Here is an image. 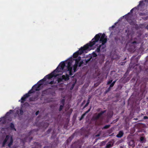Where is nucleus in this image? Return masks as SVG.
Wrapping results in <instances>:
<instances>
[{
  "label": "nucleus",
  "mask_w": 148,
  "mask_h": 148,
  "mask_svg": "<svg viewBox=\"0 0 148 148\" xmlns=\"http://www.w3.org/2000/svg\"><path fill=\"white\" fill-rule=\"evenodd\" d=\"M13 111L10 110L9 112H7L6 114V116L2 117L0 119V124L6 122V121L7 119V116L10 115L12 112Z\"/></svg>",
  "instance_id": "obj_9"
},
{
  "label": "nucleus",
  "mask_w": 148,
  "mask_h": 148,
  "mask_svg": "<svg viewBox=\"0 0 148 148\" xmlns=\"http://www.w3.org/2000/svg\"><path fill=\"white\" fill-rule=\"evenodd\" d=\"M89 103V100H88L87 103H86V104L85 105V107H86L88 106V105Z\"/></svg>",
  "instance_id": "obj_34"
},
{
  "label": "nucleus",
  "mask_w": 148,
  "mask_h": 148,
  "mask_svg": "<svg viewBox=\"0 0 148 148\" xmlns=\"http://www.w3.org/2000/svg\"><path fill=\"white\" fill-rule=\"evenodd\" d=\"M137 8L136 7H134V8H132V9H131L130 11V13H132V12H133L134 10L135 9H136Z\"/></svg>",
  "instance_id": "obj_30"
},
{
  "label": "nucleus",
  "mask_w": 148,
  "mask_h": 148,
  "mask_svg": "<svg viewBox=\"0 0 148 148\" xmlns=\"http://www.w3.org/2000/svg\"><path fill=\"white\" fill-rule=\"evenodd\" d=\"M130 14V13H128L127 14L125 15V18L130 25H135L134 22L130 19V17H129V15Z\"/></svg>",
  "instance_id": "obj_10"
},
{
  "label": "nucleus",
  "mask_w": 148,
  "mask_h": 148,
  "mask_svg": "<svg viewBox=\"0 0 148 148\" xmlns=\"http://www.w3.org/2000/svg\"><path fill=\"white\" fill-rule=\"evenodd\" d=\"M46 90H44V91H42V93L44 92V91H46Z\"/></svg>",
  "instance_id": "obj_41"
},
{
  "label": "nucleus",
  "mask_w": 148,
  "mask_h": 148,
  "mask_svg": "<svg viewBox=\"0 0 148 148\" xmlns=\"http://www.w3.org/2000/svg\"><path fill=\"white\" fill-rule=\"evenodd\" d=\"M38 112H39L38 111L37 112H36V115H37L38 114Z\"/></svg>",
  "instance_id": "obj_39"
},
{
  "label": "nucleus",
  "mask_w": 148,
  "mask_h": 148,
  "mask_svg": "<svg viewBox=\"0 0 148 148\" xmlns=\"http://www.w3.org/2000/svg\"><path fill=\"white\" fill-rule=\"evenodd\" d=\"M99 52H97V51H96V50H97V49L95 50V51H93L91 55H89L90 57H92H92L95 58V57H96L97 56V55L96 53V52L100 53L101 51H102V50L103 49H102L101 48H99Z\"/></svg>",
  "instance_id": "obj_11"
},
{
  "label": "nucleus",
  "mask_w": 148,
  "mask_h": 148,
  "mask_svg": "<svg viewBox=\"0 0 148 148\" xmlns=\"http://www.w3.org/2000/svg\"><path fill=\"white\" fill-rule=\"evenodd\" d=\"M119 40H120V39L118 37H116L114 38V40L115 41L117 42Z\"/></svg>",
  "instance_id": "obj_25"
},
{
  "label": "nucleus",
  "mask_w": 148,
  "mask_h": 148,
  "mask_svg": "<svg viewBox=\"0 0 148 148\" xmlns=\"http://www.w3.org/2000/svg\"><path fill=\"white\" fill-rule=\"evenodd\" d=\"M10 127L11 128L13 129L14 128V125L13 124H11L10 125Z\"/></svg>",
  "instance_id": "obj_33"
},
{
  "label": "nucleus",
  "mask_w": 148,
  "mask_h": 148,
  "mask_svg": "<svg viewBox=\"0 0 148 148\" xmlns=\"http://www.w3.org/2000/svg\"><path fill=\"white\" fill-rule=\"evenodd\" d=\"M129 144L131 146H133L134 145V142L133 140L131 141L129 143Z\"/></svg>",
  "instance_id": "obj_23"
},
{
  "label": "nucleus",
  "mask_w": 148,
  "mask_h": 148,
  "mask_svg": "<svg viewBox=\"0 0 148 148\" xmlns=\"http://www.w3.org/2000/svg\"><path fill=\"white\" fill-rule=\"evenodd\" d=\"M13 142L12 137L10 136H6L3 143V145L8 144L9 146H10Z\"/></svg>",
  "instance_id": "obj_6"
},
{
  "label": "nucleus",
  "mask_w": 148,
  "mask_h": 148,
  "mask_svg": "<svg viewBox=\"0 0 148 148\" xmlns=\"http://www.w3.org/2000/svg\"><path fill=\"white\" fill-rule=\"evenodd\" d=\"M135 57H132L131 59V61L130 62V65H131L132 64L133 65H134L135 64V63H134V60L135 61H136V62H138V58H136L135 59H134Z\"/></svg>",
  "instance_id": "obj_12"
},
{
  "label": "nucleus",
  "mask_w": 148,
  "mask_h": 148,
  "mask_svg": "<svg viewBox=\"0 0 148 148\" xmlns=\"http://www.w3.org/2000/svg\"><path fill=\"white\" fill-rule=\"evenodd\" d=\"M147 117L146 116H144V118L145 119H146V118H147Z\"/></svg>",
  "instance_id": "obj_42"
},
{
  "label": "nucleus",
  "mask_w": 148,
  "mask_h": 148,
  "mask_svg": "<svg viewBox=\"0 0 148 148\" xmlns=\"http://www.w3.org/2000/svg\"><path fill=\"white\" fill-rule=\"evenodd\" d=\"M66 64L64 62H61L59 66L55 69H56L58 68L57 70L55 71V73L57 74L60 72L61 71L63 70Z\"/></svg>",
  "instance_id": "obj_7"
},
{
  "label": "nucleus",
  "mask_w": 148,
  "mask_h": 148,
  "mask_svg": "<svg viewBox=\"0 0 148 148\" xmlns=\"http://www.w3.org/2000/svg\"><path fill=\"white\" fill-rule=\"evenodd\" d=\"M29 93H27L26 94L21 98V100H19V101H21V103L23 102L25 100V99H26V97L29 96Z\"/></svg>",
  "instance_id": "obj_13"
},
{
  "label": "nucleus",
  "mask_w": 148,
  "mask_h": 148,
  "mask_svg": "<svg viewBox=\"0 0 148 148\" xmlns=\"http://www.w3.org/2000/svg\"><path fill=\"white\" fill-rule=\"evenodd\" d=\"M64 102V99H63L61 101V103H62V105H60V110H61L62 109L63 107V105Z\"/></svg>",
  "instance_id": "obj_18"
},
{
  "label": "nucleus",
  "mask_w": 148,
  "mask_h": 148,
  "mask_svg": "<svg viewBox=\"0 0 148 148\" xmlns=\"http://www.w3.org/2000/svg\"><path fill=\"white\" fill-rule=\"evenodd\" d=\"M144 138L143 137H141L140 138V140L142 142H144Z\"/></svg>",
  "instance_id": "obj_31"
},
{
  "label": "nucleus",
  "mask_w": 148,
  "mask_h": 148,
  "mask_svg": "<svg viewBox=\"0 0 148 148\" xmlns=\"http://www.w3.org/2000/svg\"><path fill=\"white\" fill-rule=\"evenodd\" d=\"M112 80L109 79L107 82L108 84H109L112 83Z\"/></svg>",
  "instance_id": "obj_26"
},
{
  "label": "nucleus",
  "mask_w": 148,
  "mask_h": 148,
  "mask_svg": "<svg viewBox=\"0 0 148 148\" xmlns=\"http://www.w3.org/2000/svg\"><path fill=\"white\" fill-rule=\"evenodd\" d=\"M106 35L105 34L103 33L101 35V34H96L94 37L92 38L91 41L90 42V43H88L90 44L91 42L92 41L95 42L94 44L95 45V43L98 41L99 40V41L102 42V44L100 45L97 48L96 51L97 52H99V48H101L102 49H104L106 47V46L105 43L107 41V39L105 38Z\"/></svg>",
  "instance_id": "obj_1"
},
{
  "label": "nucleus",
  "mask_w": 148,
  "mask_h": 148,
  "mask_svg": "<svg viewBox=\"0 0 148 148\" xmlns=\"http://www.w3.org/2000/svg\"><path fill=\"white\" fill-rule=\"evenodd\" d=\"M109 127V125L106 126L104 127V128H108Z\"/></svg>",
  "instance_id": "obj_37"
},
{
  "label": "nucleus",
  "mask_w": 148,
  "mask_h": 148,
  "mask_svg": "<svg viewBox=\"0 0 148 148\" xmlns=\"http://www.w3.org/2000/svg\"><path fill=\"white\" fill-rule=\"evenodd\" d=\"M90 109H89V110H88L87 111V112H86L85 113H84V114H83L82 115V118H83L84 117V116L85 115V114H86V113H88V112L90 111Z\"/></svg>",
  "instance_id": "obj_28"
},
{
  "label": "nucleus",
  "mask_w": 148,
  "mask_h": 148,
  "mask_svg": "<svg viewBox=\"0 0 148 148\" xmlns=\"http://www.w3.org/2000/svg\"><path fill=\"white\" fill-rule=\"evenodd\" d=\"M50 75H46L43 78L38 81L37 83L32 87L31 89L28 92H35L42 90L44 87V82L46 78Z\"/></svg>",
  "instance_id": "obj_2"
},
{
  "label": "nucleus",
  "mask_w": 148,
  "mask_h": 148,
  "mask_svg": "<svg viewBox=\"0 0 148 148\" xmlns=\"http://www.w3.org/2000/svg\"><path fill=\"white\" fill-rule=\"evenodd\" d=\"M102 59H103V61H104V59H105V56L104 55H103L102 56Z\"/></svg>",
  "instance_id": "obj_35"
},
{
  "label": "nucleus",
  "mask_w": 148,
  "mask_h": 148,
  "mask_svg": "<svg viewBox=\"0 0 148 148\" xmlns=\"http://www.w3.org/2000/svg\"><path fill=\"white\" fill-rule=\"evenodd\" d=\"M19 110V111H18L17 110H16L17 113L20 114H22L23 113V111L22 110V108H21V109H20Z\"/></svg>",
  "instance_id": "obj_20"
},
{
  "label": "nucleus",
  "mask_w": 148,
  "mask_h": 148,
  "mask_svg": "<svg viewBox=\"0 0 148 148\" xmlns=\"http://www.w3.org/2000/svg\"><path fill=\"white\" fill-rule=\"evenodd\" d=\"M123 134V133L122 132L120 131L118 134L116 135V136L120 138L121 137Z\"/></svg>",
  "instance_id": "obj_16"
},
{
  "label": "nucleus",
  "mask_w": 148,
  "mask_h": 148,
  "mask_svg": "<svg viewBox=\"0 0 148 148\" xmlns=\"http://www.w3.org/2000/svg\"><path fill=\"white\" fill-rule=\"evenodd\" d=\"M115 82H116V81H114L112 82V83L110 84H110V87L108 88V89H109L110 88L113 87L114 86Z\"/></svg>",
  "instance_id": "obj_19"
},
{
  "label": "nucleus",
  "mask_w": 148,
  "mask_h": 148,
  "mask_svg": "<svg viewBox=\"0 0 148 148\" xmlns=\"http://www.w3.org/2000/svg\"><path fill=\"white\" fill-rule=\"evenodd\" d=\"M138 44V43L136 41H133V42H131V44L133 46L134 49L135 48V47L134 46V45H135V44Z\"/></svg>",
  "instance_id": "obj_17"
},
{
  "label": "nucleus",
  "mask_w": 148,
  "mask_h": 148,
  "mask_svg": "<svg viewBox=\"0 0 148 148\" xmlns=\"http://www.w3.org/2000/svg\"><path fill=\"white\" fill-rule=\"evenodd\" d=\"M72 58H71V60L72 61ZM66 62L67 64V69L68 71L69 72V75L71 76L73 75V73L72 72V67L71 66L72 64V61H66Z\"/></svg>",
  "instance_id": "obj_8"
},
{
  "label": "nucleus",
  "mask_w": 148,
  "mask_h": 148,
  "mask_svg": "<svg viewBox=\"0 0 148 148\" xmlns=\"http://www.w3.org/2000/svg\"><path fill=\"white\" fill-rule=\"evenodd\" d=\"M115 27V25H112V27H111V28H112V29H113Z\"/></svg>",
  "instance_id": "obj_38"
},
{
  "label": "nucleus",
  "mask_w": 148,
  "mask_h": 148,
  "mask_svg": "<svg viewBox=\"0 0 148 148\" xmlns=\"http://www.w3.org/2000/svg\"><path fill=\"white\" fill-rule=\"evenodd\" d=\"M146 14L145 13L140 12L139 13V15L140 16H145Z\"/></svg>",
  "instance_id": "obj_24"
},
{
  "label": "nucleus",
  "mask_w": 148,
  "mask_h": 148,
  "mask_svg": "<svg viewBox=\"0 0 148 148\" xmlns=\"http://www.w3.org/2000/svg\"><path fill=\"white\" fill-rule=\"evenodd\" d=\"M146 28L147 29H148V25H147V26H146Z\"/></svg>",
  "instance_id": "obj_40"
},
{
  "label": "nucleus",
  "mask_w": 148,
  "mask_h": 148,
  "mask_svg": "<svg viewBox=\"0 0 148 148\" xmlns=\"http://www.w3.org/2000/svg\"><path fill=\"white\" fill-rule=\"evenodd\" d=\"M142 18L143 20H146L148 19V16H147L146 17H142Z\"/></svg>",
  "instance_id": "obj_27"
},
{
  "label": "nucleus",
  "mask_w": 148,
  "mask_h": 148,
  "mask_svg": "<svg viewBox=\"0 0 148 148\" xmlns=\"http://www.w3.org/2000/svg\"><path fill=\"white\" fill-rule=\"evenodd\" d=\"M63 79L62 77L58 78L57 79L58 82V83H60V82H62V81Z\"/></svg>",
  "instance_id": "obj_21"
},
{
  "label": "nucleus",
  "mask_w": 148,
  "mask_h": 148,
  "mask_svg": "<svg viewBox=\"0 0 148 148\" xmlns=\"http://www.w3.org/2000/svg\"><path fill=\"white\" fill-rule=\"evenodd\" d=\"M105 92H106V93L107 92V91H106Z\"/></svg>",
  "instance_id": "obj_43"
},
{
  "label": "nucleus",
  "mask_w": 148,
  "mask_h": 148,
  "mask_svg": "<svg viewBox=\"0 0 148 148\" xmlns=\"http://www.w3.org/2000/svg\"><path fill=\"white\" fill-rule=\"evenodd\" d=\"M111 146H112L110 144H109V143H108V144H107L106 146L107 147V148L110 147H111Z\"/></svg>",
  "instance_id": "obj_32"
},
{
  "label": "nucleus",
  "mask_w": 148,
  "mask_h": 148,
  "mask_svg": "<svg viewBox=\"0 0 148 148\" xmlns=\"http://www.w3.org/2000/svg\"><path fill=\"white\" fill-rule=\"evenodd\" d=\"M102 114V113H100L99 114H98L97 116L96 117V119L99 118L100 116Z\"/></svg>",
  "instance_id": "obj_29"
},
{
  "label": "nucleus",
  "mask_w": 148,
  "mask_h": 148,
  "mask_svg": "<svg viewBox=\"0 0 148 148\" xmlns=\"http://www.w3.org/2000/svg\"><path fill=\"white\" fill-rule=\"evenodd\" d=\"M121 63V65H124L125 64V62H122Z\"/></svg>",
  "instance_id": "obj_36"
},
{
  "label": "nucleus",
  "mask_w": 148,
  "mask_h": 148,
  "mask_svg": "<svg viewBox=\"0 0 148 148\" xmlns=\"http://www.w3.org/2000/svg\"><path fill=\"white\" fill-rule=\"evenodd\" d=\"M89 58H86L85 60L86 64L88 63V62H89L92 59V57H90L89 55Z\"/></svg>",
  "instance_id": "obj_15"
},
{
  "label": "nucleus",
  "mask_w": 148,
  "mask_h": 148,
  "mask_svg": "<svg viewBox=\"0 0 148 148\" xmlns=\"http://www.w3.org/2000/svg\"><path fill=\"white\" fill-rule=\"evenodd\" d=\"M61 77L62 78L63 80L64 79L65 81H66L69 80V75L67 74H66V75H63Z\"/></svg>",
  "instance_id": "obj_14"
},
{
  "label": "nucleus",
  "mask_w": 148,
  "mask_h": 148,
  "mask_svg": "<svg viewBox=\"0 0 148 148\" xmlns=\"http://www.w3.org/2000/svg\"><path fill=\"white\" fill-rule=\"evenodd\" d=\"M143 2V1H140L139 4L138 5V7H139L141 6H142L144 4Z\"/></svg>",
  "instance_id": "obj_22"
},
{
  "label": "nucleus",
  "mask_w": 148,
  "mask_h": 148,
  "mask_svg": "<svg viewBox=\"0 0 148 148\" xmlns=\"http://www.w3.org/2000/svg\"><path fill=\"white\" fill-rule=\"evenodd\" d=\"M82 117L81 118V119H80V120H81V119H82Z\"/></svg>",
  "instance_id": "obj_44"
},
{
  "label": "nucleus",
  "mask_w": 148,
  "mask_h": 148,
  "mask_svg": "<svg viewBox=\"0 0 148 148\" xmlns=\"http://www.w3.org/2000/svg\"><path fill=\"white\" fill-rule=\"evenodd\" d=\"M81 57L80 56L78 57L75 60V63L73 66V70L74 72L77 71V67H80L83 63L82 60L81 61Z\"/></svg>",
  "instance_id": "obj_5"
},
{
  "label": "nucleus",
  "mask_w": 148,
  "mask_h": 148,
  "mask_svg": "<svg viewBox=\"0 0 148 148\" xmlns=\"http://www.w3.org/2000/svg\"><path fill=\"white\" fill-rule=\"evenodd\" d=\"M147 1H148V0H147Z\"/></svg>",
  "instance_id": "obj_45"
},
{
  "label": "nucleus",
  "mask_w": 148,
  "mask_h": 148,
  "mask_svg": "<svg viewBox=\"0 0 148 148\" xmlns=\"http://www.w3.org/2000/svg\"><path fill=\"white\" fill-rule=\"evenodd\" d=\"M58 69V68L56 69H55L51 73L47 75H50L46 78V81L44 82V86H45V85H47L48 84H52L55 83V82L54 81H52L49 82V80L53 77H56L58 75V74L55 73V71H57Z\"/></svg>",
  "instance_id": "obj_4"
},
{
  "label": "nucleus",
  "mask_w": 148,
  "mask_h": 148,
  "mask_svg": "<svg viewBox=\"0 0 148 148\" xmlns=\"http://www.w3.org/2000/svg\"><path fill=\"white\" fill-rule=\"evenodd\" d=\"M95 42L92 41V42H90L91 44H87L83 47H81L78 51L73 54V57L76 58L79 55L82 54L86 50H88L89 47H91L94 45Z\"/></svg>",
  "instance_id": "obj_3"
}]
</instances>
